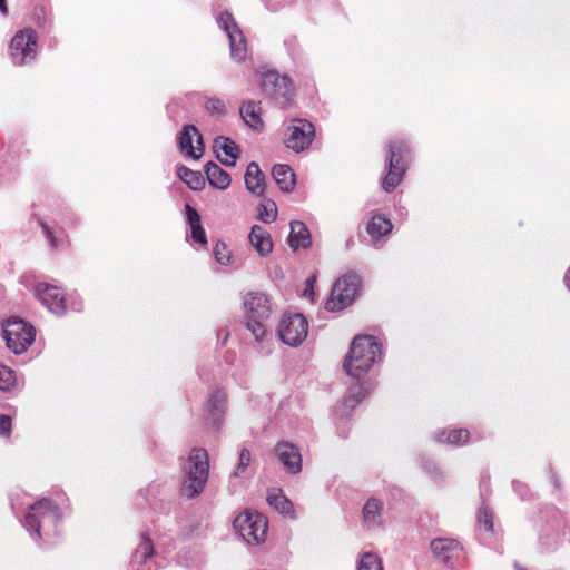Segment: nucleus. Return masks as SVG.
I'll return each instance as SVG.
<instances>
[{"mask_svg": "<svg viewBox=\"0 0 570 570\" xmlns=\"http://www.w3.org/2000/svg\"><path fill=\"white\" fill-rule=\"evenodd\" d=\"M61 519L59 507L52 500L42 498L28 505L22 525L40 546H49L59 535Z\"/></svg>", "mask_w": 570, "mask_h": 570, "instance_id": "1", "label": "nucleus"}, {"mask_svg": "<svg viewBox=\"0 0 570 570\" xmlns=\"http://www.w3.org/2000/svg\"><path fill=\"white\" fill-rule=\"evenodd\" d=\"M381 358L382 345L376 338L372 335H358L352 341L343 366L350 376L362 379Z\"/></svg>", "mask_w": 570, "mask_h": 570, "instance_id": "2", "label": "nucleus"}, {"mask_svg": "<svg viewBox=\"0 0 570 570\" xmlns=\"http://www.w3.org/2000/svg\"><path fill=\"white\" fill-rule=\"evenodd\" d=\"M209 475V456L205 449L194 448L181 465V494L188 499L200 495Z\"/></svg>", "mask_w": 570, "mask_h": 570, "instance_id": "3", "label": "nucleus"}, {"mask_svg": "<svg viewBox=\"0 0 570 570\" xmlns=\"http://www.w3.org/2000/svg\"><path fill=\"white\" fill-rule=\"evenodd\" d=\"M233 527L248 544H259L265 541L268 522L259 512L244 511L234 519Z\"/></svg>", "mask_w": 570, "mask_h": 570, "instance_id": "4", "label": "nucleus"}, {"mask_svg": "<svg viewBox=\"0 0 570 570\" xmlns=\"http://www.w3.org/2000/svg\"><path fill=\"white\" fill-rule=\"evenodd\" d=\"M386 156L387 174L382 187L385 191H392L403 179L406 170L405 156L409 154L407 145L403 140L390 141Z\"/></svg>", "mask_w": 570, "mask_h": 570, "instance_id": "5", "label": "nucleus"}, {"mask_svg": "<svg viewBox=\"0 0 570 570\" xmlns=\"http://www.w3.org/2000/svg\"><path fill=\"white\" fill-rule=\"evenodd\" d=\"M361 287V278L356 274H345L336 281L325 308L331 312L342 311L351 305Z\"/></svg>", "mask_w": 570, "mask_h": 570, "instance_id": "6", "label": "nucleus"}, {"mask_svg": "<svg viewBox=\"0 0 570 570\" xmlns=\"http://www.w3.org/2000/svg\"><path fill=\"white\" fill-rule=\"evenodd\" d=\"M3 337L7 347L14 354H21L32 344L36 337V330L24 321L12 317L3 326Z\"/></svg>", "mask_w": 570, "mask_h": 570, "instance_id": "7", "label": "nucleus"}, {"mask_svg": "<svg viewBox=\"0 0 570 570\" xmlns=\"http://www.w3.org/2000/svg\"><path fill=\"white\" fill-rule=\"evenodd\" d=\"M314 138V125L301 118L292 119L284 132L285 146L296 154L307 150L312 146Z\"/></svg>", "mask_w": 570, "mask_h": 570, "instance_id": "8", "label": "nucleus"}, {"mask_svg": "<svg viewBox=\"0 0 570 570\" xmlns=\"http://www.w3.org/2000/svg\"><path fill=\"white\" fill-rule=\"evenodd\" d=\"M216 21L218 27L228 37L232 59L237 62L244 61L247 55L245 36L235 22L232 13L228 11L220 12Z\"/></svg>", "mask_w": 570, "mask_h": 570, "instance_id": "9", "label": "nucleus"}, {"mask_svg": "<svg viewBox=\"0 0 570 570\" xmlns=\"http://www.w3.org/2000/svg\"><path fill=\"white\" fill-rule=\"evenodd\" d=\"M308 323L304 315L285 314L278 325V336L288 346H298L307 336Z\"/></svg>", "mask_w": 570, "mask_h": 570, "instance_id": "10", "label": "nucleus"}, {"mask_svg": "<svg viewBox=\"0 0 570 570\" xmlns=\"http://www.w3.org/2000/svg\"><path fill=\"white\" fill-rule=\"evenodd\" d=\"M10 57L16 66H23L36 59L37 35L32 30H22L10 42Z\"/></svg>", "mask_w": 570, "mask_h": 570, "instance_id": "11", "label": "nucleus"}, {"mask_svg": "<svg viewBox=\"0 0 570 570\" xmlns=\"http://www.w3.org/2000/svg\"><path fill=\"white\" fill-rule=\"evenodd\" d=\"M262 87L265 94L282 105L287 104L293 95L292 80L274 70L262 73Z\"/></svg>", "mask_w": 570, "mask_h": 570, "instance_id": "12", "label": "nucleus"}, {"mask_svg": "<svg viewBox=\"0 0 570 570\" xmlns=\"http://www.w3.org/2000/svg\"><path fill=\"white\" fill-rule=\"evenodd\" d=\"M37 298L53 314L60 316L67 311L66 298L60 288L46 283L35 287Z\"/></svg>", "mask_w": 570, "mask_h": 570, "instance_id": "13", "label": "nucleus"}, {"mask_svg": "<svg viewBox=\"0 0 570 570\" xmlns=\"http://www.w3.org/2000/svg\"><path fill=\"white\" fill-rule=\"evenodd\" d=\"M274 452L287 472L297 474L302 471V454L296 445L281 441L275 445Z\"/></svg>", "mask_w": 570, "mask_h": 570, "instance_id": "14", "label": "nucleus"}, {"mask_svg": "<svg viewBox=\"0 0 570 570\" xmlns=\"http://www.w3.org/2000/svg\"><path fill=\"white\" fill-rule=\"evenodd\" d=\"M178 146L181 153L198 159L203 155V139L194 125H185L178 136Z\"/></svg>", "mask_w": 570, "mask_h": 570, "instance_id": "15", "label": "nucleus"}, {"mask_svg": "<svg viewBox=\"0 0 570 570\" xmlns=\"http://www.w3.org/2000/svg\"><path fill=\"white\" fill-rule=\"evenodd\" d=\"M244 307L247 317L266 320L272 314V304L269 298L259 292H250L244 299Z\"/></svg>", "mask_w": 570, "mask_h": 570, "instance_id": "16", "label": "nucleus"}, {"mask_svg": "<svg viewBox=\"0 0 570 570\" xmlns=\"http://www.w3.org/2000/svg\"><path fill=\"white\" fill-rule=\"evenodd\" d=\"M154 558V546L150 538L141 534L140 542L132 553V564L136 570H156L158 566Z\"/></svg>", "mask_w": 570, "mask_h": 570, "instance_id": "17", "label": "nucleus"}, {"mask_svg": "<svg viewBox=\"0 0 570 570\" xmlns=\"http://www.w3.org/2000/svg\"><path fill=\"white\" fill-rule=\"evenodd\" d=\"M214 149L219 161L227 166L234 167L238 158V146L228 137L219 136L214 140Z\"/></svg>", "mask_w": 570, "mask_h": 570, "instance_id": "18", "label": "nucleus"}, {"mask_svg": "<svg viewBox=\"0 0 570 570\" xmlns=\"http://www.w3.org/2000/svg\"><path fill=\"white\" fill-rule=\"evenodd\" d=\"M246 189L256 195L262 196L265 191V178L257 163L250 161L244 175Z\"/></svg>", "mask_w": 570, "mask_h": 570, "instance_id": "19", "label": "nucleus"}, {"mask_svg": "<svg viewBox=\"0 0 570 570\" xmlns=\"http://www.w3.org/2000/svg\"><path fill=\"white\" fill-rule=\"evenodd\" d=\"M186 220L189 226L190 238L194 243L205 246L207 245V236L202 226L200 216L198 212L189 204L185 205Z\"/></svg>", "mask_w": 570, "mask_h": 570, "instance_id": "20", "label": "nucleus"}, {"mask_svg": "<svg viewBox=\"0 0 570 570\" xmlns=\"http://www.w3.org/2000/svg\"><path fill=\"white\" fill-rule=\"evenodd\" d=\"M249 242L261 256H267L273 250L271 234L261 225H254L252 227Z\"/></svg>", "mask_w": 570, "mask_h": 570, "instance_id": "21", "label": "nucleus"}, {"mask_svg": "<svg viewBox=\"0 0 570 570\" xmlns=\"http://www.w3.org/2000/svg\"><path fill=\"white\" fill-rule=\"evenodd\" d=\"M268 504L279 514L291 518L295 520L297 515L295 514L293 502L285 497L282 490L274 489L267 494Z\"/></svg>", "mask_w": 570, "mask_h": 570, "instance_id": "22", "label": "nucleus"}, {"mask_svg": "<svg viewBox=\"0 0 570 570\" xmlns=\"http://www.w3.org/2000/svg\"><path fill=\"white\" fill-rule=\"evenodd\" d=\"M311 234L303 222H291V232L288 235L289 247L294 250L298 248H307L311 246Z\"/></svg>", "mask_w": 570, "mask_h": 570, "instance_id": "23", "label": "nucleus"}, {"mask_svg": "<svg viewBox=\"0 0 570 570\" xmlns=\"http://www.w3.org/2000/svg\"><path fill=\"white\" fill-rule=\"evenodd\" d=\"M383 503L376 498L366 500L363 510V521L368 529L377 528L382 522Z\"/></svg>", "mask_w": 570, "mask_h": 570, "instance_id": "24", "label": "nucleus"}, {"mask_svg": "<svg viewBox=\"0 0 570 570\" xmlns=\"http://www.w3.org/2000/svg\"><path fill=\"white\" fill-rule=\"evenodd\" d=\"M272 175L282 191L289 193L295 186V174L288 165L277 164L272 169Z\"/></svg>", "mask_w": 570, "mask_h": 570, "instance_id": "25", "label": "nucleus"}, {"mask_svg": "<svg viewBox=\"0 0 570 570\" xmlns=\"http://www.w3.org/2000/svg\"><path fill=\"white\" fill-rule=\"evenodd\" d=\"M205 174L209 185L215 188L226 189L230 185L232 179L229 174L213 161L207 163L205 166Z\"/></svg>", "mask_w": 570, "mask_h": 570, "instance_id": "26", "label": "nucleus"}, {"mask_svg": "<svg viewBox=\"0 0 570 570\" xmlns=\"http://www.w3.org/2000/svg\"><path fill=\"white\" fill-rule=\"evenodd\" d=\"M459 542L449 538H436L431 541V550L433 554L442 562L448 563L452 553L458 550Z\"/></svg>", "mask_w": 570, "mask_h": 570, "instance_id": "27", "label": "nucleus"}, {"mask_svg": "<svg viewBox=\"0 0 570 570\" xmlns=\"http://www.w3.org/2000/svg\"><path fill=\"white\" fill-rule=\"evenodd\" d=\"M226 404V395L222 391H214L210 393L207 402V412L213 419L215 425H219Z\"/></svg>", "mask_w": 570, "mask_h": 570, "instance_id": "28", "label": "nucleus"}, {"mask_svg": "<svg viewBox=\"0 0 570 570\" xmlns=\"http://www.w3.org/2000/svg\"><path fill=\"white\" fill-rule=\"evenodd\" d=\"M263 320L259 318H252L247 317L246 326L247 330L253 334L255 341L258 344V347L263 351L265 350V353H271V347L267 344V335H266V328L265 325L262 322Z\"/></svg>", "mask_w": 570, "mask_h": 570, "instance_id": "29", "label": "nucleus"}, {"mask_svg": "<svg viewBox=\"0 0 570 570\" xmlns=\"http://www.w3.org/2000/svg\"><path fill=\"white\" fill-rule=\"evenodd\" d=\"M391 229V220L382 215H374L366 227V232L372 238H380L389 234Z\"/></svg>", "mask_w": 570, "mask_h": 570, "instance_id": "30", "label": "nucleus"}, {"mask_svg": "<svg viewBox=\"0 0 570 570\" xmlns=\"http://www.w3.org/2000/svg\"><path fill=\"white\" fill-rule=\"evenodd\" d=\"M373 390V386L368 382H362L353 385L350 389V394L344 401V406L353 409L362 400H364Z\"/></svg>", "mask_w": 570, "mask_h": 570, "instance_id": "31", "label": "nucleus"}, {"mask_svg": "<svg viewBox=\"0 0 570 570\" xmlns=\"http://www.w3.org/2000/svg\"><path fill=\"white\" fill-rule=\"evenodd\" d=\"M470 433L465 429H455L449 432L442 431L435 435V440L440 443L451 445H462L469 441Z\"/></svg>", "mask_w": 570, "mask_h": 570, "instance_id": "32", "label": "nucleus"}, {"mask_svg": "<svg viewBox=\"0 0 570 570\" xmlns=\"http://www.w3.org/2000/svg\"><path fill=\"white\" fill-rule=\"evenodd\" d=\"M239 114L244 121L252 128L262 127L263 122L259 115V107L255 102H247L240 106Z\"/></svg>", "mask_w": 570, "mask_h": 570, "instance_id": "33", "label": "nucleus"}, {"mask_svg": "<svg viewBox=\"0 0 570 570\" xmlns=\"http://www.w3.org/2000/svg\"><path fill=\"white\" fill-rule=\"evenodd\" d=\"M177 175L194 190H199L204 186V178L199 171L191 170L186 166H179Z\"/></svg>", "mask_w": 570, "mask_h": 570, "instance_id": "34", "label": "nucleus"}, {"mask_svg": "<svg viewBox=\"0 0 570 570\" xmlns=\"http://www.w3.org/2000/svg\"><path fill=\"white\" fill-rule=\"evenodd\" d=\"M257 213L259 220L269 224L277 217V206L274 200L266 199L264 203L258 205Z\"/></svg>", "mask_w": 570, "mask_h": 570, "instance_id": "35", "label": "nucleus"}, {"mask_svg": "<svg viewBox=\"0 0 570 570\" xmlns=\"http://www.w3.org/2000/svg\"><path fill=\"white\" fill-rule=\"evenodd\" d=\"M357 570H383L382 560L375 553L364 552L357 562Z\"/></svg>", "mask_w": 570, "mask_h": 570, "instance_id": "36", "label": "nucleus"}, {"mask_svg": "<svg viewBox=\"0 0 570 570\" xmlns=\"http://www.w3.org/2000/svg\"><path fill=\"white\" fill-rule=\"evenodd\" d=\"M478 524L480 529L484 530V532H493V514L487 507H482L480 509L478 513Z\"/></svg>", "mask_w": 570, "mask_h": 570, "instance_id": "37", "label": "nucleus"}, {"mask_svg": "<svg viewBox=\"0 0 570 570\" xmlns=\"http://www.w3.org/2000/svg\"><path fill=\"white\" fill-rule=\"evenodd\" d=\"M214 256L220 265L228 266L232 263V253L224 243L216 244Z\"/></svg>", "mask_w": 570, "mask_h": 570, "instance_id": "38", "label": "nucleus"}, {"mask_svg": "<svg viewBox=\"0 0 570 570\" xmlns=\"http://www.w3.org/2000/svg\"><path fill=\"white\" fill-rule=\"evenodd\" d=\"M16 383V374L14 372L7 367H0V390L9 391Z\"/></svg>", "mask_w": 570, "mask_h": 570, "instance_id": "39", "label": "nucleus"}, {"mask_svg": "<svg viewBox=\"0 0 570 570\" xmlns=\"http://www.w3.org/2000/svg\"><path fill=\"white\" fill-rule=\"evenodd\" d=\"M250 461H252V456H250L249 450L246 448H243L239 451V458H238V463H237L236 470L233 472L232 475L233 476L242 475L246 471V469L249 466Z\"/></svg>", "mask_w": 570, "mask_h": 570, "instance_id": "40", "label": "nucleus"}, {"mask_svg": "<svg viewBox=\"0 0 570 570\" xmlns=\"http://www.w3.org/2000/svg\"><path fill=\"white\" fill-rule=\"evenodd\" d=\"M205 107L206 110L213 115L222 116L226 114V106L223 100L218 98H209Z\"/></svg>", "mask_w": 570, "mask_h": 570, "instance_id": "41", "label": "nucleus"}, {"mask_svg": "<svg viewBox=\"0 0 570 570\" xmlns=\"http://www.w3.org/2000/svg\"><path fill=\"white\" fill-rule=\"evenodd\" d=\"M42 226V230L43 233L46 234L47 238L49 239L50 242V245L53 249H58L60 247L63 246V243H65V238H63V235H56L50 228L48 225H46L45 223L41 224Z\"/></svg>", "mask_w": 570, "mask_h": 570, "instance_id": "42", "label": "nucleus"}, {"mask_svg": "<svg viewBox=\"0 0 570 570\" xmlns=\"http://www.w3.org/2000/svg\"><path fill=\"white\" fill-rule=\"evenodd\" d=\"M12 429V419L7 414H0V435L9 436Z\"/></svg>", "mask_w": 570, "mask_h": 570, "instance_id": "43", "label": "nucleus"}, {"mask_svg": "<svg viewBox=\"0 0 570 570\" xmlns=\"http://www.w3.org/2000/svg\"><path fill=\"white\" fill-rule=\"evenodd\" d=\"M512 485H513L514 491H515L518 494H520L522 498H524V495H525V494H527V492H528V488H527V485H525V484H523V483H521V482H519V481H514V482L512 483Z\"/></svg>", "mask_w": 570, "mask_h": 570, "instance_id": "44", "label": "nucleus"}, {"mask_svg": "<svg viewBox=\"0 0 570 570\" xmlns=\"http://www.w3.org/2000/svg\"><path fill=\"white\" fill-rule=\"evenodd\" d=\"M563 283H564L566 287L568 288V291L570 292V265L563 276Z\"/></svg>", "mask_w": 570, "mask_h": 570, "instance_id": "45", "label": "nucleus"}, {"mask_svg": "<svg viewBox=\"0 0 570 570\" xmlns=\"http://www.w3.org/2000/svg\"><path fill=\"white\" fill-rule=\"evenodd\" d=\"M0 12L2 14H7L8 13L6 0H0Z\"/></svg>", "mask_w": 570, "mask_h": 570, "instance_id": "46", "label": "nucleus"}, {"mask_svg": "<svg viewBox=\"0 0 570 570\" xmlns=\"http://www.w3.org/2000/svg\"><path fill=\"white\" fill-rule=\"evenodd\" d=\"M71 309H73L76 312H80L82 309V303L81 302L72 303Z\"/></svg>", "mask_w": 570, "mask_h": 570, "instance_id": "47", "label": "nucleus"}, {"mask_svg": "<svg viewBox=\"0 0 570 570\" xmlns=\"http://www.w3.org/2000/svg\"><path fill=\"white\" fill-rule=\"evenodd\" d=\"M315 279H316L315 276H312V277L307 278V281H306L307 286H312L313 283L315 282Z\"/></svg>", "mask_w": 570, "mask_h": 570, "instance_id": "48", "label": "nucleus"}, {"mask_svg": "<svg viewBox=\"0 0 570 570\" xmlns=\"http://www.w3.org/2000/svg\"><path fill=\"white\" fill-rule=\"evenodd\" d=\"M268 8H269L271 10H277V9H278V6H272V4H268Z\"/></svg>", "mask_w": 570, "mask_h": 570, "instance_id": "49", "label": "nucleus"}]
</instances>
